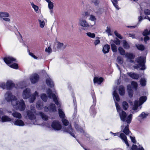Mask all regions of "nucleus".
Instances as JSON below:
<instances>
[{
	"label": "nucleus",
	"instance_id": "nucleus-16",
	"mask_svg": "<svg viewBox=\"0 0 150 150\" xmlns=\"http://www.w3.org/2000/svg\"><path fill=\"white\" fill-rule=\"evenodd\" d=\"M92 98L93 100V102H94L95 104L94 105H92L91 106L89 110V112L91 117H94L96 115V111L95 109V105L96 100L94 96H93Z\"/></svg>",
	"mask_w": 150,
	"mask_h": 150
},
{
	"label": "nucleus",
	"instance_id": "nucleus-56",
	"mask_svg": "<svg viewBox=\"0 0 150 150\" xmlns=\"http://www.w3.org/2000/svg\"><path fill=\"white\" fill-rule=\"evenodd\" d=\"M105 32L108 33V36L111 35V30L109 26L107 27V29L105 30Z\"/></svg>",
	"mask_w": 150,
	"mask_h": 150
},
{
	"label": "nucleus",
	"instance_id": "nucleus-22",
	"mask_svg": "<svg viewBox=\"0 0 150 150\" xmlns=\"http://www.w3.org/2000/svg\"><path fill=\"white\" fill-rule=\"evenodd\" d=\"M104 79L101 77H95L93 79V83H97L99 85L103 81Z\"/></svg>",
	"mask_w": 150,
	"mask_h": 150
},
{
	"label": "nucleus",
	"instance_id": "nucleus-4",
	"mask_svg": "<svg viewBox=\"0 0 150 150\" xmlns=\"http://www.w3.org/2000/svg\"><path fill=\"white\" fill-rule=\"evenodd\" d=\"M62 121L64 125L62 127L63 130L65 132L68 133L72 137H75L74 133V130L71 128V125H69L68 121L65 119L64 118L62 119Z\"/></svg>",
	"mask_w": 150,
	"mask_h": 150
},
{
	"label": "nucleus",
	"instance_id": "nucleus-58",
	"mask_svg": "<svg viewBox=\"0 0 150 150\" xmlns=\"http://www.w3.org/2000/svg\"><path fill=\"white\" fill-rule=\"evenodd\" d=\"M114 34L119 39H122V37L120 34L118 33L116 31L114 32Z\"/></svg>",
	"mask_w": 150,
	"mask_h": 150
},
{
	"label": "nucleus",
	"instance_id": "nucleus-28",
	"mask_svg": "<svg viewBox=\"0 0 150 150\" xmlns=\"http://www.w3.org/2000/svg\"><path fill=\"white\" fill-rule=\"evenodd\" d=\"M46 81L47 85L50 88H52L54 86V82L50 78H49L47 79Z\"/></svg>",
	"mask_w": 150,
	"mask_h": 150
},
{
	"label": "nucleus",
	"instance_id": "nucleus-52",
	"mask_svg": "<svg viewBox=\"0 0 150 150\" xmlns=\"http://www.w3.org/2000/svg\"><path fill=\"white\" fill-rule=\"evenodd\" d=\"M86 35L89 37L94 38L95 37V35L94 33H91L90 32H88L86 33Z\"/></svg>",
	"mask_w": 150,
	"mask_h": 150
},
{
	"label": "nucleus",
	"instance_id": "nucleus-45",
	"mask_svg": "<svg viewBox=\"0 0 150 150\" xmlns=\"http://www.w3.org/2000/svg\"><path fill=\"white\" fill-rule=\"evenodd\" d=\"M142 34L144 36H147L150 35V30L149 31L147 29L145 30L142 33Z\"/></svg>",
	"mask_w": 150,
	"mask_h": 150
},
{
	"label": "nucleus",
	"instance_id": "nucleus-17",
	"mask_svg": "<svg viewBox=\"0 0 150 150\" xmlns=\"http://www.w3.org/2000/svg\"><path fill=\"white\" fill-rule=\"evenodd\" d=\"M52 128L55 130H59L62 128V126L58 121H54L51 125Z\"/></svg>",
	"mask_w": 150,
	"mask_h": 150
},
{
	"label": "nucleus",
	"instance_id": "nucleus-35",
	"mask_svg": "<svg viewBox=\"0 0 150 150\" xmlns=\"http://www.w3.org/2000/svg\"><path fill=\"white\" fill-rule=\"evenodd\" d=\"M119 93L120 95L123 96L125 93V88L122 86L119 87Z\"/></svg>",
	"mask_w": 150,
	"mask_h": 150
},
{
	"label": "nucleus",
	"instance_id": "nucleus-57",
	"mask_svg": "<svg viewBox=\"0 0 150 150\" xmlns=\"http://www.w3.org/2000/svg\"><path fill=\"white\" fill-rule=\"evenodd\" d=\"M0 87L3 89H5L6 88V84L4 82L0 83Z\"/></svg>",
	"mask_w": 150,
	"mask_h": 150
},
{
	"label": "nucleus",
	"instance_id": "nucleus-25",
	"mask_svg": "<svg viewBox=\"0 0 150 150\" xmlns=\"http://www.w3.org/2000/svg\"><path fill=\"white\" fill-rule=\"evenodd\" d=\"M14 84L11 81H8L6 83V88L8 90L11 89L14 86Z\"/></svg>",
	"mask_w": 150,
	"mask_h": 150
},
{
	"label": "nucleus",
	"instance_id": "nucleus-20",
	"mask_svg": "<svg viewBox=\"0 0 150 150\" xmlns=\"http://www.w3.org/2000/svg\"><path fill=\"white\" fill-rule=\"evenodd\" d=\"M125 57L131 63H134V61L132 59H134L135 57V55L132 53L130 52H127L125 54Z\"/></svg>",
	"mask_w": 150,
	"mask_h": 150
},
{
	"label": "nucleus",
	"instance_id": "nucleus-31",
	"mask_svg": "<svg viewBox=\"0 0 150 150\" xmlns=\"http://www.w3.org/2000/svg\"><path fill=\"white\" fill-rule=\"evenodd\" d=\"M110 49V45L108 44L105 45L103 47V51L104 54L108 53Z\"/></svg>",
	"mask_w": 150,
	"mask_h": 150
},
{
	"label": "nucleus",
	"instance_id": "nucleus-54",
	"mask_svg": "<svg viewBox=\"0 0 150 150\" xmlns=\"http://www.w3.org/2000/svg\"><path fill=\"white\" fill-rule=\"evenodd\" d=\"M112 2L113 5L117 9H119L118 8V6H117V0H111Z\"/></svg>",
	"mask_w": 150,
	"mask_h": 150
},
{
	"label": "nucleus",
	"instance_id": "nucleus-14",
	"mask_svg": "<svg viewBox=\"0 0 150 150\" xmlns=\"http://www.w3.org/2000/svg\"><path fill=\"white\" fill-rule=\"evenodd\" d=\"M31 93L30 88H27L25 89L23 91L22 96L24 99H27L31 96Z\"/></svg>",
	"mask_w": 150,
	"mask_h": 150
},
{
	"label": "nucleus",
	"instance_id": "nucleus-13",
	"mask_svg": "<svg viewBox=\"0 0 150 150\" xmlns=\"http://www.w3.org/2000/svg\"><path fill=\"white\" fill-rule=\"evenodd\" d=\"M113 135L115 136H118L125 143L127 146H129V144L127 142V137L124 133H120V132H118L114 133Z\"/></svg>",
	"mask_w": 150,
	"mask_h": 150
},
{
	"label": "nucleus",
	"instance_id": "nucleus-8",
	"mask_svg": "<svg viewBox=\"0 0 150 150\" xmlns=\"http://www.w3.org/2000/svg\"><path fill=\"white\" fill-rule=\"evenodd\" d=\"M47 93L48 97L50 98H52L53 101L54 102L58 108L61 107L60 102L59 101V98L54 94L52 93L51 90L49 88L47 91Z\"/></svg>",
	"mask_w": 150,
	"mask_h": 150
},
{
	"label": "nucleus",
	"instance_id": "nucleus-55",
	"mask_svg": "<svg viewBox=\"0 0 150 150\" xmlns=\"http://www.w3.org/2000/svg\"><path fill=\"white\" fill-rule=\"evenodd\" d=\"M90 17L89 18V20L90 21H95L96 20V18L94 15H89Z\"/></svg>",
	"mask_w": 150,
	"mask_h": 150
},
{
	"label": "nucleus",
	"instance_id": "nucleus-43",
	"mask_svg": "<svg viewBox=\"0 0 150 150\" xmlns=\"http://www.w3.org/2000/svg\"><path fill=\"white\" fill-rule=\"evenodd\" d=\"M118 50L120 54L122 55H125L126 54L125 51L122 47H119Z\"/></svg>",
	"mask_w": 150,
	"mask_h": 150
},
{
	"label": "nucleus",
	"instance_id": "nucleus-34",
	"mask_svg": "<svg viewBox=\"0 0 150 150\" xmlns=\"http://www.w3.org/2000/svg\"><path fill=\"white\" fill-rule=\"evenodd\" d=\"M39 115L43 120L46 121L48 120V117L43 112H40Z\"/></svg>",
	"mask_w": 150,
	"mask_h": 150
},
{
	"label": "nucleus",
	"instance_id": "nucleus-61",
	"mask_svg": "<svg viewBox=\"0 0 150 150\" xmlns=\"http://www.w3.org/2000/svg\"><path fill=\"white\" fill-rule=\"evenodd\" d=\"M89 15V13L88 11H85L84 12V13L82 15V16L84 17V18L86 19L87 16H88Z\"/></svg>",
	"mask_w": 150,
	"mask_h": 150
},
{
	"label": "nucleus",
	"instance_id": "nucleus-49",
	"mask_svg": "<svg viewBox=\"0 0 150 150\" xmlns=\"http://www.w3.org/2000/svg\"><path fill=\"white\" fill-rule=\"evenodd\" d=\"M118 62L120 64H122L123 62V60L122 57L121 56H118L117 58Z\"/></svg>",
	"mask_w": 150,
	"mask_h": 150
},
{
	"label": "nucleus",
	"instance_id": "nucleus-19",
	"mask_svg": "<svg viewBox=\"0 0 150 150\" xmlns=\"http://www.w3.org/2000/svg\"><path fill=\"white\" fill-rule=\"evenodd\" d=\"M92 11L94 12L97 15L102 14L104 12V9L103 8H100L99 6L93 7L92 8Z\"/></svg>",
	"mask_w": 150,
	"mask_h": 150
},
{
	"label": "nucleus",
	"instance_id": "nucleus-23",
	"mask_svg": "<svg viewBox=\"0 0 150 150\" xmlns=\"http://www.w3.org/2000/svg\"><path fill=\"white\" fill-rule=\"evenodd\" d=\"M147 115V114L144 112H143L137 117V119L139 121L142 122L146 118Z\"/></svg>",
	"mask_w": 150,
	"mask_h": 150
},
{
	"label": "nucleus",
	"instance_id": "nucleus-2",
	"mask_svg": "<svg viewBox=\"0 0 150 150\" xmlns=\"http://www.w3.org/2000/svg\"><path fill=\"white\" fill-rule=\"evenodd\" d=\"M135 62L137 64L133 66L134 68L138 69L139 68L141 70H144L146 69V58L144 57L140 56L137 57L136 59Z\"/></svg>",
	"mask_w": 150,
	"mask_h": 150
},
{
	"label": "nucleus",
	"instance_id": "nucleus-29",
	"mask_svg": "<svg viewBox=\"0 0 150 150\" xmlns=\"http://www.w3.org/2000/svg\"><path fill=\"white\" fill-rule=\"evenodd\" d=\"M12 115L14 117L20 119L22 118V115L21 114L16 111H14L12 113Z\"/></svg>",
	"mask_w": 150,
	"mask_h": 150
},
{
	"label": "nucleus",
	"instance_id": "nucleus-63",
	"mask_svg": "<svg viewBox=\"0 0 150 150\" xmlns=\"http://www.w3.org/2000/svg\"><path fill=\"white\" fill-rule=\"evenodd\" d=\"M144 12L145 15H150V10L145 9L144 10Z\"/></svg>",
	"mask_w": 150,
	"mask_h": 150
},
{
	"label": "nucleus",
	"instance_id": "nucleus-42",
	"mask_svg": "<svg viewBox=\"0 0 150 150\" xmlns=\"http://www.w3.org/2000/svg\"><path fill=\"white\" fill-rule=\"evenodd\" d=\"M111 46L112 51L114 52H116L117 51V48L116 45L114 43H112Z\"/></svg>",
	"mask_w": 150,
	"mask_h": 150
},
{
	"label": "nucleus",
	"instance_id": "nucleus-5",
	"mask_svg": "<svg viewBox=\"0 0 150 150\" xmlns=\"http://www.w3.org/2000/svg\"><path fill=\"white\" fill-rule=\"evenodd\" d=\"M4 60L5 63L10 67L15 69L18 68V65L16 63V59L11 56H8L4 57Z\"/></svg>",
	"mask_w": 150,
	"mask_h": 150
},
{
	"label": "nucleus",
	"instance_id": "nucleus-7",
	"mask_svg": "<svg viewBox=\"0 0 150 150\" xmlns=\"http://www.w3.org/2000/svg\"><path fill=\"white\" fill-rule=\"evenodd\" d=\"M78 24L79 25L86 29L92 27L93 25H92L88 23L86 19L83 16L81 17L79 19Z\"/></svg>",
	"mask_w": 150,
	"mask_h": 150
},
{
	"label": "nucleus",
	"instance_id": "nucleus-64",
	"mask_svg": "<svg viewBox=\"0 0 150 150\" xmlns=\"http://www.w3.org/2000/svg\"><path fill=\"white\" fill-rule=\"evenodd\" d=\"M150 40L149 37L148 36H145L144 38V40L146 44L147 43V41Z\"/></svg>",
	"mask_w": 150,
	"mask_h": 150
},
{
	"label": "nucleus",
	"instance_id": "nucleus-27",
	"mask_svg": "<svg viewBox=\"0 0 150 150\" xmlns=\"http://www.w3.org/2000/svg\"><path fill=\"white\" fill-rule=\"evenodd\" d=\"M127 74L131 78L134 79H138L139 77V74L134 72H128Z\"/></svg>",
	"mask_w": 150,
	"mask_h": 150
},
{
	"label": "nucleus",
	"instance_id": "nucleus-40",
	"mask_svg": "<svg viewBox=\"0 0 150 150\" xmlns=\"http://www.w3.org/2000/svg\"><path fill=\"white\" fill-rule=\"evenodd\" d=\"M41 98L42 100L44 102H46L47 99V97L45 94L42 93L41 95Z\"/></svg>",
	"mask_w": 150,
	"mask_h": 150
},
{
	"label": "nucleus",
	"instance_id": "nucleus-10",
	"mask_svg": "<svg viewBox=\"0 0 150 150\" xmlns=\"http://www.w3.org/2000/svg\"><path fill=\"white\" fill-rule=\"evenodd\" d=\"M130 123L124 122L121 126V128L123 132L127 135H129L131 134L129 129V126Z\"/></svg>",
	"mask_w": 150,
	"mask_h": 150
},
{
	"label": "nucleus",
	"instance_id": "nucleus-26",
	"mask_svg": "<svg viewBox=\"0 0 150 150\" xmlns=\"http://www.w3.org/2000/svg\"><path fill=\"white\" fill-rule=\"evenodd\" d=\"M55 44L57 45V48L58 49L64 50L67 47V45H64L63 43L58 41L55 42Z\"/></svg>",
	"mask_w": 150,
	"mask_h": 150
},
{
	"label": "nucleus",
	"instance_id": "nucleus-21",
	"mask_svg": "<svg viewBox=\"0 0 150 150\" xmlns=\"http://www.w3.org/2000/svg\"><path fill=\"white\" fill-rule=\"evenodd\" d=\"M39 96V93L37 91H35V93L32 94L30 98L29 99L30 103H33L36 99V97Z\"/></svg>",
	"mask_w": 150,
	"mask_h": 150
},
{
	"label": "nucleus",
	"instance_id": "nucleus-32",
	"mask_svg": "<svg viewBox=\"0 0 150 150\" xmlns=\"http://www.w3.org/2000/svg\"><path fill=\"white\" fill-rule=\"evenodd\" d=\"M1 120L2 122H5L11 121V119L7 115H4L1 117Z\"/></svg>",
	"mask_w": 150,
	"mask_h": 150
},
{
	"label": "nucleus",
	"instance_id": "nucleus-39",
	"mask_svg": "<svg viewBox=\"0 0 150 150\" xmlns=\"http://www.w3.org/2000/svg\"><path fill=\"white\" fill-rule=\"evenodd\" d=\"M75 127L76 129L78 131H79L81 133L83 132V130L80 126L78 124L75 123L74 124Z\"/></svg>",
	"mask_w": 150,
	"mask_h": 150
},
{
	"label": "nucleus",
	"instance_id": "nucleus-59",
	"mask_svg": "<svg viewBox=\"0 0 150 150\" xmlns=\"http://www.w3.org/2000/svg\"><path fill=\"white\" fill-rule=\"evenodd\" d=\"M30 110H29L28 111H31L32 112H36V110L35 107H34V105H31L30 107Z\"/></svg>",
	"mask_w": 150,
	"mask_h": 150
},
{
	"label": "nucleus",
	"instance_id": "nucleus-12",
	"mask_svg": "<svg viewBox=\"0 0 150 150\" xmlns=\"http://www.w3.org/2000/svg\"><path fill=\"white\" fill-rule=\"evenodd\" d=\"M44 110L46 112L49 111L50 112H54L57 111V109L54 104L50 103L48 107L46 106L45 107Z\"/></svg>",
	"mask_w": 150,
	"mask_h": 150
},
{
	"label": "nucleus",
	"instance_id": "nucleus-1",
	"mask_svg": "<svg viewBox=\"0 0 150 150\" xmlns=\"http://www.w3.org/2000/svg\"><path fill=\"white\" fill-rule=\"evenodd\" d=\"M113 89L114 91L112 93L113 98L115 103L117 110L119 113L121 120L124 122L130 123L132 120V115L130 114L127 117L126 112L121 109L119 104L116 102V101L118 102L120 100L119 96L116 91L117 89V87L114 88Z\"/></svg>",
	"mask_w": 150,
	"mask_h": 150
},
{
	"label": "nucleus",
	"instance_id": "nucleus-37",
	"mask_svg": "<svg viewBox=\"0 0 150 150\" xmlns=\"http://www.w3.org/2000/svg\"><path fill=\"white\" fill-rule=\"evenodd\" d=\"M122 107L124 110H127L129 107L128 103L126 101H123L122 103Z\"/></svg>",
	"mask_w": 150,
	"mask_h": 150
},
{
	"label": "nucleus",
	"instance_id": "nucleus-48",
	"mask_svg": "<svg viewBox=\"0 0 150 150\" xmlns=\"http://www.w3.org/2000/svg\"><path fill=\"white\" fill-rule=\"evenodd\" d=\"M131 86L133 87V88L136 90L137 88V84L136 82L132 81L131 83Z\"/></svg>",
	"mask_w": 150,
	"mask_h": 150
},
{
	"label": "nucleus",
	"instance_id": "nucleus-30",
	"mask_svg": "<svg viewBox=\"0 0 150 150\" xmlns=\"http://www.w3.org/2000/svg\"><path fill=\"white\" fill-rule=\"evenodd\" d=\"M36 107L38 110H41L43 108V102L41 100L38 101L36 104Z\"/></svg>",
	"mask_w": 150,
	"mask_h": 150
},
{
	"label": "nucleus",
	"instance_id": "nucleus-44",
	"mask_svg": "<svg viewBox=\"0 0 150 150\" xmlns=\"http://www.w3.org/2000/svg\"><path fill=\"white\" fill-rule=\"evenodd\" d=\"M123 47L125 49H128L129 48V44L125 40L123 41Z\"/></svg>",
	"mask_w": 150,
	"mask_h": 150
},
{
	"label": "nucleus",
	"instance_id": "nucleus-38",
	"mask_svg": "<svg viewBox=\"0 0 150 150\" xmlns=\"http://www.w3.org/2000/svg\"><path fill=\"white\" fill-rule=\"evenodd\" d=\"M58 112L59 116L60 117L62 118V119L64 118L65 117V114L63 112L62 109H60V108H59Z\"/></svg>",
	"mask_w": 150,
	"mask_h": 150
},
{
	"label": "nucleus",
	"instance_id": "nucleus-6",
	"mask_svg": "<svg viewBox=\"0 0 150 150\" xmlns=\"http://www.w3.org/2000/svg\"><path fill=\"white\" fill-rule=\"evenodd\" d=\"M146 96H142L140 98L139 101L137 100H135L132 106V109L136 112H137L141 108V105L146 101Z\"/></svg>",
	"mask_w": 150,
	"mask_h": 150
},
{
	"label": "nucleus",
	"instance_id": "nucleus-50",
	"mask_svg": "<svg viewBox=\"0 0 150 150\" xmlns=\"http://www.w3.org/2000/svg\"><path fill=\"white\" fill-rule=\"evenodd\" d=\"M32 7L33 8L35 11L37 12L38 10V6L35 5L33 2L30 3Z\"/></svg>",
	"mask_w": 150,
	"mask_h": 150
},
{
	"label": "nucleus",
	"instance_id": "nucleus-51",
	"mask_svg": "<svg viewBox=\"0 0 150 150\" xmlns=\"http://www.w3.org/2000/svg\"><path fill=\"white\" fill-rule=\"evenodd\" d=\"M38 21L39 23L40 27L41 28H43L45 25V23L44 21L43 20H42L39 19L38 20Z\"/></svg>",
	"mask_w": 150,
	"mask_h": 150
},
{
	"label": "nucleus",
	"instance_id": "nucleus-3",
	"mask_svg": "<svg viewBox=\"0 0 150 150\" xmlns=\"http://www.w3.org/2000/svg\"><path fill=\"white\" fill-rule=\"evenodd\" d=\"M12 105L14 108L20 111H23L25 109V105L23 99L19 101L17 98L15 100L12 101Z\"/></svg>",
	"mask_w": 150,
	"mask_h": 150
},
{
	"label": "nucleus",
	"instance_id": "nucleus-11",
	"mask_svg": "<svg viewBox=\"0 0 150 150\" xmlns=\"http://www.w3.org/2000/svg\"><path fill=\"white\" fill-rule=\"evenodd\" d=\"M4 96L5 99L7 101H11L12 105V101L15 100L17 98L15 96L12 95L10 91L7 92L5 94Z\"/></svg>",
	"mask_w": 150,
	"mask_h": 150
},
{
	"label": "nucleus",
	"instance_id": "nucleus-62",
	"mask_svg": "<svg viewBox=\"0 0 150 150\" xmlns=\"http://www.w3.org/2000/svg\"><path fill=\"white\" fill-rule=\"evenodd\" d=\"M18 85H23L21 87V88H23L24 87H25V85H26L25 82L24 81L20 82L18 83Z\"/></svg>",
	"mask_w": 150,
	"mask_h": 150
},
{
	"label": "nucleus",
	"instance_id": "nucleus-41",
	"mask_svg": "<svg viewBox=\"0 0 150 150\" xmlns=\"http://www.w3.org/2000/svg\"><path fill=\"white\" fill-rule=\"evenodd\" d=\"M136 46L139 50L141 51L144 50L145 48L144 46L142 44H138L136 45Z\"/></svg>",
	"mask_w": 150,
	"mask_h": 150
},
{
	"label": "nucleus",
	"instance_id": "nucleus-46",
	"mask_svg": "<svg viewBox=\"0 0 150 150\" xmlns=\"http://www.w3.org/2000/svg\"><path fill=\"white\" fill-rule=\"evenodd\" d=\"M146 81L145 79L142 78L140 81V83L141 85L142 86H144L146 85Z\"/></svg>",
	"mask_w": 150,
	"mask_h": 150
},
{
	"label": "nucleus",
	"instance_id": "nucleus-47",
	"mask_svg": "<svg viewBox=\"0 0 150 150\" xmlns=\"http://www.w3.org/2000/svg\"><path fill=\"white\" fill-rule=\"evenodd\" d=\"M91 2L94 5L93 7H96V6H98L100 1L98 0H93Z\"/></svg>",
	"mask_w": 150,
	"mask_h": 150
},
{
	"label": "nucleus",
	"instance_id": "nucleus-15",
	"mask_svg": "<svg viewBox=\"0 0 150 150\" xmlns=\"http://www.w3.org/2000/svg\"><path fill=\"white\" fill-rule=\"evenodd\" d=\"M9 14L6 12H0V18L4 21L9 22L10 19L8 17H9Z\"/></svg>",
	"mask_w": 150,
	"mask_h": 150
},
{
	"label": "nucleus",
	"instance_id": "nucleus-18",
	"mask_svg": "<svg viewBox=\"0 0 150 150\" xmlns=\"http://www.w3.org/2000/svg\"><path fill=\"white\" fill-rule=\"evenodd\" d=\"M39 79V76L36 74H32L30 77V80L33 84H35L38 82Z\"/></svg>",
	"mask_w": 150,
	"mask_h": 150
},
{
	"label": "nucleus",
	"instance_id": "nucleus-60",
	"mask_svg": "<svg viewBox=\"0 0 150 150\" xmlns=\"http://www.w3.org/2000/svg\"><path fill=\"white\" fill-rule=\"evenodd\" d=\"M45 51L48 53H50L52 52V50L50 47H49L48 48H46Z\"/></svg>",
	"mask_w": 150,
	"mask_h": 150
},
{
	"label": "nucleus",
	"instance_id": "nucleus-9",
	"mask_svg": "<svg viewBox=\"0 0 150 150\" xmlns=\"http://www.w3.org/2000/svg\"><path fill=\"white\" fill-rule=\"evenodd\" d=\"M27 116L31 120L32 123L35 125H39L38 121L36 120L35 115L36 112H32L31 111H27L26 112Z\"/></svg>",
	"mask_w": 150,
	"mask_h": 150
},
{
	"label": "nucleus",
	"instance_id": "nucleus-36",
	"mask_svg": "<svg viewBox=\"0 0 150 150\" xmlns=\"http://www.w3.org/2000/svg\"><path fill=\"white\" fill-rule=\"evenodd\" d=\"M48 3V7L49 9H53L54 3L51 1L50 0H45Z\"/></svg>",
	"mask_w": 150,
	"mask_h": 150
},
{
	"label": "nucleus",
	"instance_id": "nucleus-53",
	"mask_svg": "<svg viewBox=\"0 0 150 150\" xmlns=\"http://www.w3.org/2000/svg\"><path fill=\"white\" fill-rule=\"evenodd\" d=\"M113 42L117 45H119L120 44V41L117 38L116 40H111L110 42Z\"/></svg>",
	"mask_w": 150,
	"mask_h": 150
},
{
	"label": "nucleus",
	"instance_id": "nucleus-33",
	"mask_svg": "<svg viewBox=\"0 0 150 150\" xmlns=\"http://www.w3.org/2000/svg\"><path fill=\"white\" fill-rule=\"evenodd\" d=\"M131 85H128L127 86V89L129 95L130 97L131 98L133 96V91L132 90Z\"/></svg>",
	"mask_w": 150,
	"mask_h": 150
},
{
	"label": "nucleus",
	"instance_id": "nucleus-24",
	"mask_svg": "<svg viewBox=\"0 0 150 150\" xmlns=\"http://www.w3.org/2000/svg\"><path fill=\"white\" fill-rule=\"evenodd\" d=\"M14 124L16 126H23L25 125L24 122L20 119L15 120L13 122Z\"/></svg>",
	"mask_w": 150,
	"mask_h": 150
}]
</instances>
